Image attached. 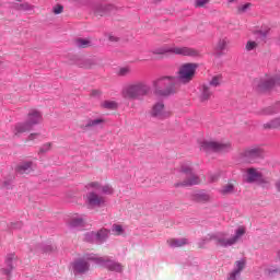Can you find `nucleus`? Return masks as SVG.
I'll return each mask as SVG.
<instances>
[{"mask_svg": "<svg viewBox=\"0 0 280 280\" xmlns=\"http://www.w3.org/2000/svg\"><path fill=\"white\" fill-rule=\"evenodd\" d=\"M153 93L158 97H170L174 95L176 89V78L175 77H159L152 81Z\"/></svg>", "mask_w": 280, "mask_h": 280, "instance_id": "f257e3e1", "label": "nucleus"}, {"mask_svg": "<svg viewBox=\"0 0 280 280\" xmlns=\"http://www.w3.org/2000/svg\"><path fill=\"white\" fill-rule=\"evenodd\" d=\"M152 88L143 81L128 84L121 90L124 100H143L147 95H150Z\"/></svg>", "mask_w": 280, "mask_h": 280, "instance_id": "f03ea898", "label": "nucleus"}, {"mask_svg": "<svg viewBox=\"0 0 280 280\" xmlns=\"http://www.w3.org/2000/svg\"><path fill=\"white\" fill-rule=\"evenodd\" d=\"M194 170L191 168V164L189 162H186L182 164L180 166V173L186 174V179L179 182L177 184V187H192V185H200L202 183V179L198 177L197 175L192 174Z\"/></svg>", "mask_w": 280, "mask_h": 280, "instance_id": "7ed1b4c3", "label": "nucleus"}, {"mask_svg": "<svg viewBox=\"0 0 280 280\" xmlns=\"http://www.w3.org/2000/svg\"><path fill=\"white\" fill-rule=\"evenodd\" d=\"M196 69H198L196 63L182 65L178 70L177 84H189L196 75Z\"/></svg>", "mask_w": 280, "mask_h": 280, "instance_id": "20e7f679", "label": "nucleus"}, {"mask_svg": "<svg viewBox=\"0 0 280 280\" xmlns=\"http://www.w3.org/2000/svg\"><path fill=\"white\" fill-rule=\"evenodd\" d=\"M88 259L95 261V264H100L101 266H105L107 270L110 272H121L124 270V266L121 264L110 260L107 256L98 257L97 255L88 256Z\"/></svg>", "mask_w": 280, "mask_h": 280, "instance_id": "39448f33", "label": "nucleus"}, {"mask_svg": "<svg viewBox=\"0 0 280 280\" xmlns=\"http://www.w3.org/2000/svg\"><path fill=\"white\" fill-rule=\"evenodd\" d=\"M253 84L254 88L257 89V91H266L268 89H272L275 84H279L280 86V73L276 77H265L261 79H255Z\"/></svg>", "mask_w": 280, "mask_h": 280, "instance_id": "423d86ee", "label": "nucleus"}, {"mask_svg": "<svg viewBox=\"0 0 280 280\" xmlns=\"http://www.w3.org/2000/svg\"><path fill=\"white\" fill-rule=\"evenodd\" d=\"M241 158L247 163H257L259 159H264V150L259 147H248L241 153Z\"/></svg>", "mask_w": 280, "mask_h": 280, "instance_id": "0eeeda50", "label": "nucleus"}, {"mask_svg": "<svg viewBox=\"0 0 280 280\" xmlns=\"http://www.w3.org/2000/svg\"><path fill=\"white\" fill-rule=\"evenodd\" d=\"M94 254L85 255L84 258H78L71 262L72 271L75 277H78V275H86V272H89V270L91 269V265L89 264V261H91V259H89L88 257H91Z\"/></svg>", "mask_w": 280, "mask_h": 280, "instance_id": "6e6552de", "label": "nucleus"}, {"mask_svg": "<svg viewBox=\"0 0 280 280\" xmlns=\"http://www.w3.org/2000/svg\"><path fill=\"white\" fill-rule=\"evenodd\" d=\"M16 261H19V256L16 254L11 253L8 254L4 258V266L0 269L1 275H3L8 280L12 279V270H14L16 266Z\"/></svg>", "mask_w": 280, "mask_h": 280, "instance_id": "1a4fd4ad", "label": "nucleus"}, {"mask_svg": "<svg viewBox=\"0 0 280 280\" xmlns=\"http://www.w3.org/2000/svg\"><path fill=\"white\" fill-rule=\"evenodd\" d=\"M85 205H88L89 209H97L100 207H105L106 197L95 191H90L86 194Z\"/></svg>", "mask_w": 280, "mask_h": 280, "instance_id": "9d476101", "label": "nucleus"}, {"mask_svg": "<svg viewBox=\"0 0 280 280\" xmlns=\"http://www.w3.org/2000/svg\"><path fill=\"white\" fill-rule=\"evenodd\" d=\"M200 150L203 152H224L225 150H231V143H220L215 141H203L201 143Z\"/></svg>", "mask_w": 280, "mask_h": 280, "instance_id": "9b49d317", "label": "nucleus"}, {"mask_svg": "<svg viewBox=\"0 0 280 280\" xmlns=\"http://www.w3.org/2000/svg\"><path fill=\"white\" fill-rule=\"evenodd\" d=\"M174 115V112L165 109V104L163 102L155 103L151 109V117L156 119H170Z\"/></svg>", "mask_w": 280, "mask_h": 280, "instance_id": "f8f14e48", "label": "nucleus"}, {"mask_svg": "<svg viewBox=\"0 0 280 280\" xmlns=\"http://www.w3.org/2000/svg\"><path fill=\"white\" fill-rule=\"evenodd\" d=\"M85 189L91 191V189H95L96 191H101L105 196H113L115 194V188L110 184L102 185L100 182H90L85 185Z\"/></svg>", "mask_w": 280, "mask_h": 280, "instance_id": "ddd939ff", "label": "nucleus"}, {"mask_svg": "<svg viewBox=\"0 0 280 280\" xmlns=\"http://www.w3.org/2000/svg\"><path fill=\"white\" fill-rule=\"evenodd\" d=\"M246 234V228H238L235 232V235L231 238H218V244L219 246H233V244H237V242L240 241V237H242V235Z\"/></svg>", "mask_w": 280, "mask_h": 280, "instance_id": "4468645a", "label": "nucleus"}, {"mask_svg": "<svg viewBox=\"0 0 280 280\" xmlns=\"http://www.w3.org/2000/svg\"><path fill=\"white\" fill-rule=\"evenodd\" d=\"M27 124L34 128L38 124H43V112L38 109H30L26 116Z\"/></svg>", "mask_w": 280, "mask_h": 280, "instance_id": "2eb2a0df", "label": "nucleus"}, {"mask_svg": "<svg viewBox=\"0 0 280 280\" xmlns=\"http://www.w3.org/2000/svg\"><path fill=\"white\" fill-rule=\"evenodd\" d=\"M33 128L31 125L27 124V121H19L15 125H13L12 128V135L13 137H21V135H25V132H30Z\"/></svg>", "mask_w": 280, "mask_h": 280, "instance_id": "dca6fc26", "label": "nucleus"}, {"mask_svg": "<svg viewBox=\"0 0 280 280\" xmlns=\"http://www.w3.org/2000/svg\"><path fill=\"white\" fill-rule=\"evenodd\" d=\"M246 266V261L238 260L234 262V270L230 272L228 280H242L240 277L242 275V270Z\"/></svg>", "mask_w": 280, "mask_h": 280, "instance_id": "f3484780", "label": "nucleus"}, {"mask_svg": "<svg viewBox=\"0 0 280 280\" xmlns=\"http://www.w3.org/2000/svg\"><path fill=\"white\" fill-rule=\"evenodd\" d=\"M89 235L96 237V244H104L108 240V235H110V230L102 228L97 232H90Z\"/></svg>", "mask_w": 280, "mask_h": 280, "instance_id": "a211bd4d", "label": "nucleus"}, {"mask_svg": "<svg viewBox=\"0 0 280 280\" xmlns=\"http://www.w3.org/2000/svg\"><path fill=\"white\" fill-rule=\"evenodd\" d=\"M115 10V5L113 4H98L94 9V14L96 16H106V14H110Z\"/></svg>", "mask_w": 280, "mask_h": 280, "instance_id": "6ab92c4d", "label": "nucleus"}, {"mask_svg": "<svg viewBox=\"0 0 280 280\" xmlns=\"http://www.w3.org/2000/svg\"><path fill=\"white\" fill-rule=\"evenodd\" d=\"M213 96V91H211V88L209 86V84H201L200 86V94H199V100L200 102L205 103V102H209V100H211V97Z\"/></svg>", "mask_w": 280, "mask_h": 280, "instance_id": "aec40b11", "label": "nucleus"}, {"mask_svg": "<svg viewBox=\"0 0 280 280\" xmlns=\"http://www.w3.org/2000/svg\"><path fill=\"white\" fill-rule=\"evenodd\" d=\"M34 162L25 161L16 165L15 172L16 174H30V172H34Z\"/></svg>", "mask_w": 280, "mask_h": 280, "instance_id": "412c9836", "label": "nucleus"}, {"mask_svg": "<svg viewBox=\"0 0 280 280\" xmlns=\"http://www.w3.org/2000/svg\"><path fill=\"white\" fill-rule=\"evenodd\" d=\"M151 54H153L154 56H164V54H176V47L174 45H164L160 48L151 50Z\"/></svg>", "mask_w": 280, "mask_h": 280, "instance_id": "4be33fe9", "label": "nucleus"}, {"mask_svg": "<svg viewBox=\"0 0 280 280\" xmlns=\"http://www.w3.org/2000/svg\"><path fill=\"white\" fill-rule=\"evenodd\" d=\"M262 174L257 168H247V183H257L262 179Z\"/></svg>", "mask_w": 280, "mask_h": 280, "instance_id": "5701e85b", "label": "nucleus"}, {"mask_svg": "<svg viewBox=\"0 0 280 280\" xmlns=\"http://www.w3.org/2000/svg\"><path fill=\"white\" fill-rule=\"evenodd\" d=\"M74 65L80 67V69H93V67H95V60L77 58Z\"/></svg>", "mask_w": 280, "mask_h": 280, "instance_id": "b1692460", "label": "nucleus"}, {"mask_svg": "<svg viewBox=\"0 0 280 280\" xmlns=\"http://www.w3.org/2000/svg\"><path fill=\"white\" fill-rule=\"evenodd\" d=\"M177 56H198V50L185 46H179L176 48Z\"/></svg>", "mask_w": 280, "mask_h": 280, "instance_id": "393cba45", "label": "nucleus"}, {"mask_svg": "<svg viewBox=\"0 0 280 280\" xmlns=\"http://www.w3.org/2000/svg\"><path fill=\"white\" fill-rule=\"evenodd\" d=\"M192 200H195V202H209L211 196L207 192H197L192 195Z\"/></svg>", "mask_w": 280, "mask_h": 280, "instance_id": "a878e982", "label": "nucleus"}, {"mask_svg": "<svg viewBox=\"0 0 280 280\" xmlns=\"http://www.w3.org/2000/svg\"><path fill=\"white\" fill-rule=\"evenodd\" d=\"M119 107V104L115 101H103L101 103V108H104L105 110H117Z\"/></svg>", "mask_w": 280, "mask_h": 280, "instance_id": "bb28decb", "label": "nucleus"}, {"mask_svg": "<svg viewBox=\"0 0 280 280\" xmlns=\"http://www.w3.org/2000/svg\"><path fill=\"white\" fill-rule=\"evenodd\" d=\"M69 225L73 228L84 226V218L75 215L70 218Z\"/></svg>", "mask_w": 280, "mask_h": 280, "instance_id": "cd10ccee", "label": "nucleus"}, {"mask_svg": "<svg viewBox=\"0 0 280 280\" xmlns=\"http://www.w3.org/2000/svg\"><path fill=\"white\" fill-rule=\"evenodd\" d=\"M106 124V119L104 118H96V119H90L88 120V124L85 125V128H95L97 126H102Z\"/></svg>", "mask_w": 280, "mask_h": 280, "instance_id": "c85d7f7f", "label": "nucleus"}, {"mask_svg": "<svg viewBox=\"0 0 280 280\" xmlns=\"http://www.w3.org/2000/svg\"><path fill=\"white\" fill-rule=\"evenodd\" d=\"M14 10H22L24 12H30V10L34 9L33 4H30V2L24 3H15L13 4Z\"/></svg>", "mask_w": 280, "mask_h": 280, "instance_id": "c756f323", "label": "nucleus"}, {"mask_svg": "<svg viewBox=\"0 0 280 280\" xmlns=\"http://www.w3.org/2000/svg\"><path fill=\"white\" fill-rule=\"evenodd\" d=\"M74 45L81 49H86V47H91V40L79 37L75 39Z\"/></svg>", "mask_w": 280, "mask_h": 280, "instance_id": "7c9ffc66", "label": "nucleus"}, {"mask_svg": "<svg viewBox=\"0 0 280 280\" xmlns=\"http://www.w3.org/2000/svg\"><path fill=\"white\" fill-rule=\"evenodd\" d=\"M206 84H208L210 88L212 86L213 89L220 86L222 84V75L212 77V79Z\"/></svg>", "mask_w": 280, "mask_h": 280, "instance_id": "2f4dec72", "label": "nucleus"}, {"mask_svg": "<svg viewBox=\"0 0 280 280\" xmlns=\"http://www.w3.org/2000/svg\"><path fill=\"white\" fill-rule=\"evenodd\" d=\"M233 189H235V184L233 182H229L222 187L221 194H223V196H226L228 194H233Z\"/></svg>", "mask_w": 280, "mask_h": 280, "instance_id": "473e14b6", "label": "nucleus"}, {"mask_svg": "<svg viewBox=\"0 0 280 280\" xmlns=\"http://www.w3.org/2000/svg\"><path fill=\"white\" fill-rule=\"evenodd\" d=\"M112 232L114 235H124V233H126V230H124L122 225L115 223L112 225Z\"/></svg>", "mask_w": 280, "mask_h": 280, "instance_id": "72a5a7b5", "label": "nucleus"}, {"mask_svg": "<svg viewBox=\"0 0 280 280\" xmlns=\"http://www.w3.org/2000/svg\"><path fill=\"white\" fill-rule=\"evenodd\" d=\"M187 244H189V240H187V237L179 235L176 238V247L177 248H183V246H187Z\"/></svg>", "mask_w": 280, "mask_h": 280, "instance_id": "f704fd0d", "label": "nucleus"}, {"mask_svg": "<svg viewBox=\"0 0 280 280\" xmlns=\"http://www.w3.org/2000/svg\"><path fill=\"white\" fill-rule=\"evenodd\" d=\"M130 73H132V69L130 68V66L119 68L118 70V75L120 78H126V75H130Z\"/></svg>", "mask_w": 280, "mask_h": 280, "instance_id": "c9c22d12", "label": "nucleus"}, {"mask_svg": "<svg viewBox=\"0 0 280 280\" xmlns=\"http://www.w3.org/2000/svg\"><path fill=\"white\" fill-rule=\"evenodd\" d=\"M265 129L270 128H280V117L271 120L270 122H267L264 125Z\"/></svg>", "mask_w": 280, "mask_h": 280, "instance_id": "e433bc0d", "label": "nucleus"}, {"mask_svg": "<svg viewBox=\"0 0 280 280\" xmlns=\"http://www.w3.org/2000/svg\"><path fill=\"white\" fill-rule=\"evenodd\" d=\"M51 150V142H47L39 148L38 154H47Z\"/></svg>", "mask_w": 280, "mask_h": 280, "instance_id": "4c0bfd02", "label": "nucleus"}, {"mask_svg": "<svg viewBox=\"0 0 280 280\" xmlns=\"http://www.w3.org/2000/svg\"><path fill=\"white\" fill-rule=\"evenodd\" d=\"M228 46H229V39L223 38V39H220V40L218 42L217 48H218L220 51H222V50L226 49Z\"/></svg>", "mask_w": 280, "mask_h": 280, "instance_id": "58836bf2", "label": "nucleus"}, {"mask_svg": "<svg viewBox=\"0 0 280 280\" xmlns=\"http://www.w3.org/2000/svg\"><path fill=\"white\" fill-rule=\"evenodd\" d=\"M258 46H259V44H257L256 42L249 40V42H247L245 49L247 51H253L254 49H257Z\"/></svg>", "mask_w": 280, "mask_h": 280, "instance_id": "ea45409f", "label": "nucleus"}, {"mask_svg": "<svg viewBox=\"0 0 280 280\" xmlns=\"http://www.w3.org/2000/svg\"><path fill=\"white\" fill-rule=\"evenodd\" d=\"M209 3V0H196L195 8H205Z\"/></svg>", "mask_w": 280, "mask_h": 280, "instance_id": "a19ab883", "label": "nucleus"}, {"mask_svg": "<svg viewBox=\"0 0 280 280\" xmlns=\"http://www.w3.org/2000/svg\"><path fill=\"white\" fill-rule=\"evenodd\" d=\"M40 137V133L39 132H33V133H30L26 138V141H35V139L39 138Z\"/></svg>", "mask_w": 280, "mask_h": 280, "instance_id": "79ce46f5", "label": "nucleus"}, {"mask_svg": "<svg viewBox=\"0 0 280 280\" xmlns=\"http://www.w3.org/2000/svg\"><path fill=\"white\" fill-rule=\"evenodd\" d=\"M63 10H65V7H62L61 4H57L54 8V14H62Z\"/></svg>", "mask_w": 280, "mask_h": 280, "instance_id": "37998d69", "label": "nucleus"}, {"mask_svg": "<svg viewBox=\"0 0 280 280\" xmlns=\"http://www.w3.org/2000/svg\"><path fill=\"white\" fill-rule=\"evenodd\" d=\"M85 242H91V243L95 242L97 244L96 236H92L91 232L85 234Z\"/></svg>", "mask_w": 280, "mask_h": 280, "instance_id": "c03bdc74", "label": "nucleus"}, {"mask_svg": "<svg viewBox=\"0 0 280 280\" xmlns=\"http://www.w3.org/2000/svg\"><path fill=\"white\" fill-rule=\"evenodd\" d=\"M90 95H91V97H100V95H102V91H100V90H92Z\"/></svg>", "mask_w": 280, "mask_h": 280, "instance_id": "a18cd8bd", "label": "nucleus"}, {"mask_svg": "<svg viewBox=\"0 0 280 280\" xmlns=\"http://www.w3.org/2000/svg\"><path fill=\"white\" fill-rule=\"evenodd\" d=\"M259 34H260V36L266 37V36H268V34H270V28H261L259 31Z\"/></svg>", "mask_w": 280, "mask_h": 280, "instance_id": "49530a36", "label": "nucleus"}, {"mask_svg": "<svg viewBox=\"0 0 280 280\" xmlns=\"http://www.w3.org/2000/svg\"><path fill=\"white\" fill-rule=\"evenodd\" d=\"M250 3H246V4H244V5H242L240 9H238V12H246V10L248 9V8H250Z\"/></svg>", "mask_w": 280, "mask_h": 280, "instance_id": "de8ad7c7", "label": "nucleus"}, {"mask_svg": "<svg viewBox=\"0 0 280 280\" xmlns=\"http://www.w3.org/2000/svg\"><path fill=\"white\" fill-rule=\"evenodd\" d=\"M108 38H109L110 43H117L119 40V38H117V37H115L113 35H109Z\"/></svg>", "mask_w": 280, "mask_h": 280, "instance_id": "09e8293b", "label": "nucleus"}, {"mask_svg": "<svg viewBox=\"0 0 280 280\" xmlns=\"http://www.w3.org/2000/svg\"><path fill=\"white\" fill-rule=\"evenodd\" d=\"M167 244H168L170 246H176V240L171 238V240L167 241Z\"/></svg>", "mask_w": 280, "mask_h": 280, "instance_id": "8fccbe9b", "label": "nucleus"}, {"mask_svg": "<svg viewBox=\"0 0 280 280\" xmlns=\"http://www.w3.org/2000/svg\"><path fill=\"white\" fill-rule=\"evenodd\" d=\"M211 240H215V236L208 235L203 242H211Z\"/></svg>", "mask_w": 280, "mask_h": 280, "instance_id": "3c124183", "label": "nucleus"}, {"mask_svg": "<svg viewBox=\"0 0 280 280\" xmlns=\"http://www.w3.org/2000/svg\"><path fill=\"white\" fill-rule=\"evenodd\" d=\"M276 188L278 191H280V179L276 182Z\"/></svg>", "mask_w": 280, "mask_h": 280, "instance_id": "603ef678", "label": "nucleus"}, {"mask_svg": "<svg viewBox=\"0 0 280 280\" xmlns=\"http://www.w3.org/2000/svg\"><path fill=\"white\" fill-rule=\"evenodd\" d=\"M9 185H10V182H3V183H2V186H3V187H8Z\"/></svg>", "mask_w": 280, "mask_h": 280, "instance_id": "864d4df0", "label": "nucleus"}, {"mask_svg": "<svg viewBox=\"0 0 280 280\" xmlns=\"http://www.w3.org/2000/svg\"><path fill=\"white\" fill-rule=\"evenodd\" d=\"M162 0H153V3H161Z\"/></svg>", "mask_w": 280, "mask_h": 280, "instance_id": "5fc2aeb1", "label": "nucleus"}, {"mask_svg": "<svg viewBox=\"0 0 280 280\" xmlns=\"http://www.w3.org/2000/svg\"><path fill=\"white\" fill-rule=\"evenodd\" d=\"M198 248H203L202 243L198 244Z\"/></svg>", "mask_w": 280, "mask_h": 280, "instance_id": "6e6d98bb", "label": "nucleus"}, {"mask_svg": "<svg viewBox=\"0 0 280 280\" xmlns=\"http://www.w3.org/2000/svg\"><path fill=\"white\" fill-rule=\"evenodd\" d=\"M237 0H229V3H235Z\"/></svg>", "mask_w": 280, "mask_h": 280, "instance_id": "4d7b16f0", "label": "nucleus"}, {"mask_svg": "<svg viewBox=\"0 0 280 280\" xmlns=\"http://www.w3.org/2000/svg\"><path fill=\"white\" fill-rule=\"evenodd\" d=\"M212 180H218V177H212Z\"/></svg>", "mask_w": 280, "mask_h": 280, "instance_id": "13d9d810", "label": "nucleus"}, {"mask_svg": "<svg viewBox=\"0 0 280 280\" xmlns=\"http://www.w3.org/2000/svg\"><path fill=\"white\" fill-rule=\"evenodd\" d=\"M264 115H268V112L265 110V112H264Z\"/></svg>", "mask_w": 280, "mask_h": 280, "instance_id": "bf43d9fd", "label": "nucleus"}]
</instances>
